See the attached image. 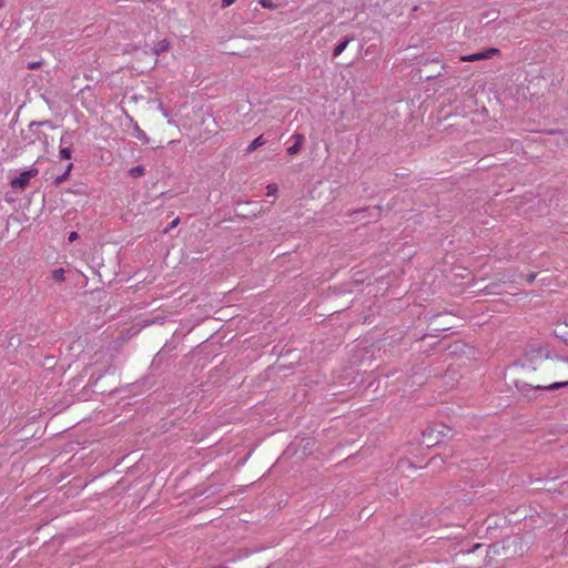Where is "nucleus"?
Listing matches in <instances>:
<instances>
[{
  "label": "nucleus",
  "mask_w": 568,
  "mask_h": 568,
  "mask_svg": "<svg viewBox=\"0 0 568 568\" xmlns=\"http://www.w3.org/2000/svg\"><path fill=\"white\" fill-rule=\"evenodd\" d=\"M61 143H62V144H63V143H68V140H67L64 136H62V138H61Z\"/></svg>",
  "instance_id": "27"
},
{
  "label": "nucleus",
  "mask_w": 568,
  "mask_h": 568,
  "mask_svg": "<svg viewBox=\"0 0 568 568\" xmlns=\"http://www.w3.org/2000/svg\"><path fill=\"white\" fill-rule=\"evenodd\" d=\"M534 278H535V275H534V274H531V275L529 276V278H528V282H532V280H534Z\"/></svg>",
  "instance_id": "28"
},
{
  "label": "nucleus",
  "mask_w": 568,
  "mask_h": 568,
  "mask_svg": "<svg viewBox=\"0 0 568 568\" xmlns=\"http://www.w3.org/2000/svg\"><path fill=\"white\" fill-rule=\"evenodd\" d=\"M133 135H134L136 139H139V140L143 141L144 143H146V142L149 141V139H148V136H146L145 132H144L143 130H141V129H140V126H139L138 124H135V125H134V133H133Z\"/></svg>",
  "instance_id": "11"
},
{
  "label": "nucleus",
  "mask_w": 568,
  "mask_h": 568,
  "mask_svg": "<svg viewBox=\"0 0 568 568\" xmlns=\"http://www.w3.org/2000/svg\"><path fill=\"white\" fill-rule=\"evenodd\" d=\"M179 223V220H174L171 224L172 227H174Z\"/></svg>",
  "instance_id": "26"
},
{
  "label": "nucleus",
  "mask_w": 568,
  "mask_h": 568,
  "mask_svg": "<svg viewBox=\"0 0 568 568\" xmlns=\"http://www.w3.org/2000/svg\"><path fill=\"white\" fill-rule=\"evenodd\" d=\"M4 4H6V0H0V9H1L2 7H4Z\"/></svg>",
  "instance_id": "25"
},
{
  "label": "nucleus",
  "mask_w": 568,
  "mask_h": 568,
  "mask_svg": "<svg viewBox=\"0 0 568 568\" xmlns=\"http://www.w3.org/2000/svg\"><path fill=\"white\" fill-rule=\"evenodd\" d=\"M567 386H568V379L567 381H562V382H555V383H551V384L536 385V386H532V388H535V389H545V390H554V389H560V388L567 387Z\"/></svg>",
  "instance_id": "6"
},
{
  "label": "nucleus",
  "mask_w": 568,
  "mask_h": 568,
  "mask_svg": "<svg viewBox=\"0 0 568 568\" xmlns=\"http://www.w3.org/2000/svg\"><path fill=\"white\" fill-rule=\"evenodd\" d=\"M352 38H346L345 40L341 41L334 49L333 55L338 57L348 45Z\"/></svg>",
  "instance_id": "10"
},
{
  "label": "nucleus",
  "mask_w": 568,
  "mask_h": 568,
  "mask_svg": "<svg viewBox=\"0 0 568 568\" xmlns=\"http://www.w3.org/2000/svg\"><path fill=\"white\" fill-rule=\"evenodd\" d=\"M41 126H47V128H50V129H54L55 125L53 124L52 121L50 120H45V121H32L30 122L29 124V129L30 131H33V128H41Z\"/></svg>",
  "instance_id": "8"
},
{
  "label": "nucleus",
  "mask_w": 568,
  "mask_h": 568,
  "mask_svg": "<svg viewBox=\"0 0 568 568\" xmlns=\"http://www.w3.org/2000/svg\"><path fill=\"white\" fill-rule=\"evenodd\" d=\"M485 290L487 291V294H494L495 292L493 291L491 287L487 286L485 287Z\"/></svg>",
  "instance_id": "23"
},
{
  "label": "nucleus",
  "mask_w": 568,
  "mask_h": 568,
  "mask_svg": "<svg viewBox=\"0 0 568 568\" xmlns=\"http://www.w3.org/2000/svg\"><path fill=\"white\" fill-rule=\"evenodd\" d=\"M236 0H222V8L232 6Z\"/></svg>",
  "instance_id": "19"
},
{
  "label": "nucleus",
  "mask_w": 568,
  "mask_h": 568,
  "mask_svg": "<svg viewBox=\"0 0 568 568\" xmlns=\"http://www.w3.org/2000/svg\"><path fill=\"white\" fill-rule=\"evenodd\" d=\"M291 139L294 140V143L290 148H287V153L294 155L301 150L305 141V138L303 134L295 133L292 135Z\"/></svg>",
  "instance_id": "5"
},
{
  "label": "nucleus",
  "mask_w": 568,
  "mask_h": 568,
  "mask_svg": "<svg viewBox=\"0 0 568 568\" xmlns=\"http://www.w3.org/2000/svg\"><path fill=\"white\" fill-rule=\"evenodd\" d=\"M60 156L64 160H69L71 158V150L70 148H62L60 150Z\"/></svg>",
  "instance_id": "16"
},
{
  "label": "nucleus",
  "mask_w": 568,
  "mask_h": 568,
  "mask_svg": "<svg viewBox=\"0 0 568 568\" xmlns=\"http://www.w3.org/2000/svg\"><path fill=\"white\" fill-rule=\"evenodd\" d=\"M143 173H144V168H143V166H141V165H138V166L131 168V169H130V171H129V174H130L132 178H139V176H141Z\"/></svg>",
  "instance_id": "13"
},
{
  "label": "nucleus",
  "mask_w": 568,
  "mask_h": 568,
  "mask_svg": "<svg viewBox=\"0 0 568 568\" xmlns=\"http://www.w3.org/2000/svg\"><path fill=\"white\" fill-rule=\"evenodd\" d=\"M78 236H79V235H78V233H77V232H71V233L69 234L68 240H69V242H74V241L78 239Z\"/></svg>",
  "instance_id": "20"
},
{
  "label": "nucleus",
  "mask_w": 568,
  "mask_h": 568,
  "mask_svg": "<svg viewBox=\"0 0 568 568\" xmlns=\"http://www.w3.org/2000/svg\"><path fill=\"white\" fill-rule=\"evenodd\" d=\"M373 211L375 212L374 216H377V215H378L379 207H378V206H375V207H373Z\"/></svg>",
  "instance_id": "24"
},
{
  "label": "nucleus",
  "mask_w": 568,
  "mask_h": 568,
  "mask_svg": "<svg viewBox=\"0 0 568 568\" xmlns=\"http://www.w3.org/2000/svg\"><path fill=\"white\" fill-rule=\"evenodd\" d=\"M524 367L545 379H550L562 376V369L568 367V358L560 356L547 345H535L527 348Z\"/></svg>",
  "instance_id": "1"
},
{
  "label": "nucleus",
  "mask_w": 568,
  "mask_h": 568,
  "mask_svg": "<svg viewBox=\"0 0 568 568\" xmlns=\"http://www.w3.org/2000/svg\"><path fill=\"white\" fill-rule=\"evenodd\" d=\"M52 278L57 282L64 281V270L63 268L54 270L52 273Z\"/></svg>",
  "instance_id": "14"
},
{
  "label": "nucleus",
  "mask_w": 568,
  "mask_h": 568,
  "mask_svg": "<svg viewBox=\"0 0 568 568\" xmlns=\"http://www.w3.org/2000/svg\"><path fill=\"white\" fill-rule=\"evenodd\" d=\"M498 52H499L498 49L489 48V49L478 52V53L464 55V57H462V61L474 62V61H478V60L489 59V58L498 54Z\"/></svg>",
  "instance_id": "4"
},
{
  "label": "nucleus",
  "mask_w": 568,
  "mask_h": 568,
  "mask_svg": "<svg viewBox=\"0 0 568 568\" xmlns=\"http://www.w3.org/2000/svg\"><path fill=\"white\" fill-rule=\"evenodd\" d=\"M72 168H73V164H72V163H70V164L67 166V170H65L62 174H60L59 176H57V178L54 179V182H53V183H54V185H55V186H58V185L62 184V183H63V182L69 178V174H70V172H71Z\"/></svg>",
  "instance_id": "9"
},
{
  "label": "nucleus",
  "mask_w": 568,
  "mask_h": 568,
  "mask_svg": "<svg viewBox=\"0 0 568 568\" xmlns=\"http://www.w3.org/2000/svg\"><path fill=\"white\" fill-rule=\"evenodd\" d=\"M557 327L555 328V334L557 336H559L560 338H564L566 341H568L567 336L564 334V332L561 331L562 327H568V322H560V323H557Z\"/></svg>",
  "instance_id": "12"
},
{
  "label": "nucleus",
  "mask_w": 568,
  "mask_h": 568,
  "mask_svg": "<svg viewBox=\"0 0 568 568\" xmlns=\"http://www.w3.org/2000/svg\"><path fill=\"white\" fill-rule=\"evenodd\" d=\"M265 144V140L263 138V135H260L257 136L255 140H253L248 146L246 148V153H252L253 151H255L257 148L262 146Z\"/></svg>",
  "instance_id": "7"
},
{
  "label": "nucleus",
  "mask_w": 568,
  "mask_h": 568,
  "mask_svg": "<svg viewBox=\"0 0 568 568\" xmlns=\"http://www.w3.org/2000/svg\"><path fill=\"white\" fill-rule=\"evenodd\" d=\"M433 433H434V429H433V428H430V429H428V430H426V432H424V433H423V437H425V438H426V437H430V436L433 435Z\"/></svg>",
  "instance_id": "21"
},
{
  "label": "nucleus",
  "mask_w": 568,
  "mask_h": 568,
  "mask_svg": "<svg viewBox=\"0 0 568 568\" xmlns=\"http://www.w3.org/2000/svg\"><path fill=\"white\" fill-rule=\"evenodd\" d=\"M277 191V186L275 184H270L267 186V195L271 196V195H274Z\"/></svg>",
  "instance_id": "18"
},
{
  "label": "nucleus",
  "mask_w": 568,
  "mask_h": 568,
  "mask_svg": "<svg viewBox=\"0 0 568 568\" xmlns=\"http://www.w3.org/2000/svg\"><path fill=\"white\" fill-rule=\"evenodd\" d=\"M38 173L39 171L36 168H31L27 171H23L19 176L14 178L11 181V186L14 190H24L28 186L30 180L34 178Z\"/></svg>",
  "instance_id": "2"
},
{
  "label": "nucleus",
  "mask_w": 568,
  "mask_h": 568,
  "mask_svg": "<svg viewBox=\"0 0 568 568\" xmlns=\"http://www.w3.org/2000/svg\"><path fill=\"white\" fill-rule=\"evenodd\" d=\"M40 62H33V63H29L28 68L33 70V69H37L38 67H40Z\"/></svg>",
  "instance_id": "22"
},
{
  "label": "nucleus",
  "mask_w": 568,
  "mask_h": 568,
  "mask_svg": "<svg viewBox=\"0 0 568 568\" xmlns=\"http://www.w3.org/2000/svg\"><path fill=\"white\" fill-rule=\"evenodd\" d=\"M260 4L265 9H274L275 4L271 0H258Z\"/></svg>",
  "instance_id": "17"
},
{
  "label": "nucleus",
  "mask_w": 568,
  "mask_h": 568,
  "mask_svg": "<svg viewBox=\"0 0 568 568\" xmlns=\"http://www.w3.org/2000/svg\"><path fill=\"white\" fill-rule=\"evenodd\" d=\"M439 428L440 429H437L439 435L445 436V437H452L453 430L450 427H448L446 425H440Z\"/></svg>",
  "instance_id": "15"
},
{
  "label": "nucleus",
  "mask_w": 568,
  "mask_h": 568,
  "mask_svg": "<svg viewBox=\"0 0 568 568\" xmlns=\"http://www.w3.org/2000/svg\"><path fill=\"white\" fill-rule=\"evenodd\" d=\"M23 141H26L27 144H34L37 141L47 143L48 135L39 131V128H33V131H30V129L28 128V131L23 133Z\"/></svg>",
  "instance_id": "3"
}]
</instances>
